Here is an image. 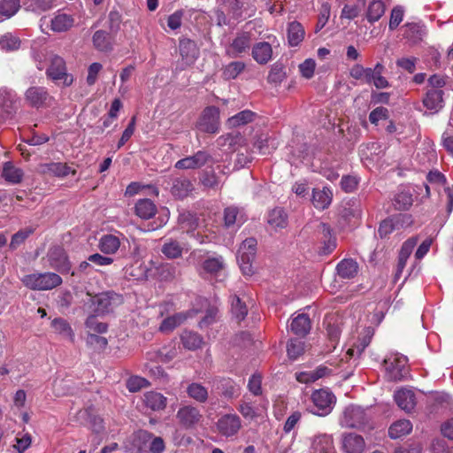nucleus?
Returning <instances> with one entry per match:
<instances>
[{
  "label": "nucleus",
  "instance_id": "1",
  "mask_svg": "<svg viewBox=\"0 0 453 453\" xmlns=\"http://www.w3.org/2000/svg\"><path fill=\"white\" fill-rule=\"evenodd\" d=\"M46 75L56 84H62L65 87L71 86L74 81L73 75L67 72L65 59L56 54H51L49 57V66L46 69Z\"/></svg>",
  "mask_w": 453,
  "mask_h": 453
},
{
  "label": "nucleus",
  "instance_id": "2",
  "mask_svg": "<svg viewBox=\"0 0 453 453\" xmlns=\"http://www.w3.org/2000/svg\"><path fill=\"white\" fill-rule=\"evenodd\" d=\"M21 282L32 290H50L62 284V278L55 273H36L23 276Z\"/></svg>",
  "mask_w": 453,
  "mask_h": 453
},
{
  "label": "nucleus",
  "instance_id": "3",
  "mask_svg": "<svg viewBox=\"0 0 453 453\" xmlns=\"http://www.w3.org/2000/svg\"><path fill=\"white\" fill-rule=\"evenodd\" d=\"M88 299L84 303V308L88 312L99 316L111 311L112 305L119 299L117 294L111 292L101 293L96 296L87 295Z\"/></svg>",
  "mask_w": 453,
  "mask_h": 453
},
{
  "label": "nucleus",
  "instance_id": "4",
  "mask_svg": "<svg viewBox=\"0 0 453 453\" xmlns=\"http://www.w3.org/2000/svg\"><path fill=\"white\" fill-rule=\"evenodd\" d=\"M408 358L399 354H391L384 360L387 376L389 380L399 381L409 374Z\"/></svg>",
  "mask_w": 453,
  "mask_h": 453
},
{
  "label": "nucleus",
  "instance_id": "5",
  "mask_svg": "<svg viewBox=\"0 0 453 453\" xmlns=\"http://www.w3.org/2000/svg\"><path fill=\"white\" fill-rule=\"evenodd\" d=\"M313 403L311 411L318 416L328 415L335 404V395L328 389L314 390L311 396Z\"/></svg>",
  "mask_w": 453,
  "mask_h": 453
},
{
  "label": "nucleus",
  "instance_id": "6",
  "mask_svg": "<svg viewBox=\"0 0 453 453\" xmlns=\"http://www.w3.org/2000/svg\"><path fill=\"white\" fill-rule=\"evenodd\" d=\"M257 242L255 238H247L237 251V261L243 274L252 273V263L256 257Z\"/></svg>",
  "mask_w": 453,
  "mask_h": 453
},
{
  "label": "nucleus",
  "instance_id": "7",
  "mask_svg": "<svg viewBox=\"0 0 453 453\" xmlns=\"http://www.w3.org/2000/svg\"><path fill=\"white\" fill-rule=\"evenodd\" d=\"M369 421V416L365 409L357 405H349L342 412L340 425L346 428H361Z\"/></svg>",
  "mask_w": 453,
  "mask_h": 453
},
{
  "label": "nucleus",
  "instance_id": "8",
  "mask_svg": "<svg viewBox=\"0 0 453 453\" xmlns=\"http://www.w3.org/2000/svg\"><path fill=\"white\" fill-rule=\"evenodd\" d=\"M197 128L204 133L215 134L219 127V110L216 106H208L197 122Z\"/></svg>",
  "mask_w": 453,
  "mask_h": 453
},
{
  "label": "nucleus",
  "instance_id": "9",
  "mask_svg": "<svg viewBox=\"0 0 453 453\" xmlns=\"http://www.w3.org/2000/svg\"><path fill=\"white\" fill-rule=\"evenodd\" d=\"M226 264L222 256L209 257L201 265L200 274L203 277L215 278L225 274Z\"/></svg>",
  "mask_w": 453,
  "mask_h": 453
},
{
  "label": "nucleus",
  "instance_id": "10",
  "mask_svg": "<svg viewBox=\"0 0 453 453\" xmlns=\"http://www.w3.org/2000/svg\"><path fill=\"white\" fill-rule=\"evenodd\" d=\"M176 418L182 427L190 429L201 422L203 416L196 407L185 405L179 409Z\"/></svg>",
  "mask_w": 453,
  "mask_h": 453
},
{
  "label": "nucleus",
  "instance_id": "11",
  "mask_svg": "<svg viewBox=\"0 0 453 453\" xmlns=\"http://www.w3.org/2000/svg\"><path fill=\"white\" fill-rule=\"evenodd\" d=\"M48 258L52 268L61 273H68L71 269V263L65 249L61 246H54L49 250Z\"/></svg>",
  "mask_w": 453,
  "mask_h": 453
},
{
  "label": "nucleus",
  "instance_id": "12",
  "mask_svg": "<svg viewBox=\"0 0 453 453\" xmlns=\"http://www.w3.org/2000/svg\"><path fill=\"white\" fill-rule=\"evenodd\" d=\"M251 41L250 32L237 33L232 42L226 47V52L229 57L236 58L250 50Z\"/></svg>",
  "mask_w": 453,
  "mask_h": 453
},
{
  "label": "nucleus",
  "instance_id": "13",
  "mask_svg": "<svg viewBox=\"0 0 453 453\" xmlns=\"http://www.w3.org/2000/svg\"><path fill=\"white\" fill-rule=\"evenodd\" d=\"M195 187L192 181L185 177H173L171 180L170 193L176 199H184L190 196Z\"/></svg>",
  "mask_w": 453,
  "mask_h": 453
},
{
  "label": "nucleus",
  "instance_id": "14",
  "mask_svg": "<svg viewBox=\"0 0 453 453\" xmlns=\"http://www.w3.org/2000/svg\"><path fill=\"white\" fill-rule=\"evenodd\" d=\"M19 105L20 102L13 90L7 88H0V107L8 117H12Z\"/></svg>",
  "mask_w": 453,
  "mask_h": 453
},
{
  "label": "nucleus",
  "instance_id": "15",
  "mask_svg": "<svg viewBox=\"0 0 453 453\" xmlns=\"http://www.w3.org/2000/svg\"><path fill=\"white\" fill-rule=\"evenodd\" d=\"M211 158V157L209 153L203 150H199L193 156L178 160L174 166L177 169L182 170L196 169L206 165Z\"/></svg>",
  "mask_w": 453,
  "mask_h": 453
},
{
  "label": "nucleus",
  "instance_id": "16",
  "mask_svg": "<svg viewBox=\"0 0 453 453\" xmlns=\"http://www.w3.org/2000/svg\"><path fill=\"white\" fill-rule=\"evenodd\" d=\"M241 426V419L236 414H226L217 422L219 432L226 437L236 434Z\"/></svg>",
  "mask_w": 453,
  "mask_h": 453
},
{
  "label": "nucleus",
  "instance_id": "17",
  "mask_svg": "<svg viewBox=\"0 0 453 453\" xmlns=\"http://www.w3.org/2000/svg\"><path fill=\"white\" fill-rule=\"evenodd\" d=\"M196 314V311L190 310L187 311H181L165 318L159 326V331L162 333L173 332L177 326L183 324L188 319L194 317Z\"/></svg>",
  "mask_w": 453,
  "mask_h": 453
},
{
  "label": "nucleus",
  "instance_id": "18",
  "mask_svg": "<svg viewBox=\"0 0 453 453\" xmlns=\"http://www.w3.org/2000/svg\"><path fill=\"white\" fill-rule=\"evenodd\" d=\"M342 448L346 453H363L365 449V441L362 435L347 433L342 434Z\"/></svg>",
  "mask_w": 453,
  "mask_h": 453
},
{
  "label": "nucleus",
  "instance_id": "19",
  "mask_svg": "<svg viewBox=\"0 0 453 453\" xmlns=\"http://www.w3.org/2000/svg\"><path fill=\"white\" fill-rule=\"evenodd\" d=\"M426 34V27L420 22H409L403 26V35L410 44L418 43L423 40Z\"/></svg>",
  "mask_w": 453,
  "mask_h": 453
},
{
  "label": "nucleus",
  "instance_id": "20",
  "mask_svg": "<svg viewBox=\"0 0 453 453\" xmlns=\"http://www.w3.org/2000/svg\"><path fill=\"white\" fill-rule=\"evenodd\" d=\"M443 91L441 89H427L422 103L432 113H436L444 106Z\"/></svg>",
  "mask_w": 453,
  "mask_h": 453
},
{
  "label": "nucleus",
  "instance_id": "21",
  "mask_svg": "<svg viewBox=\"0 0 453 453\" xmlns=\"http://www.w3.org/2000/svg\"><path fill=\"white\" fill-rule=\"evenodd\" d=\"M340 215L349 222L356 223L361 219L362 205L359 200L350 199L345 202L340 211Z\"/></svg>",
  "mask_w": 453,
  "mask_h": 453
},
{
  "label": "nucleus",
  "instance_id": "22",
  "mask_svg": "<svg viewBox=\"0 0 453 453\" xmlns=\"http://www.w3.org/2000/svg\"><path fill=\"white\" fill-rule=\"evenodd\" d=\"M136 441L142 443L149 442V453H163L165 446L161 437H155L151 433L142 430L136 434Z\"/></svg>",
  "mask_w": 453,
  "mask_h": 453
},
{
  "label": "nucleus",
  "instance_id": "23",
  "mask_svg": "<svg viewBox=\"0 0 453 453\" xmlns=\"http://www.w3.org/2000/svg\"><path fill=\"white\" fill-rule=\"evenodd\" d=\"M394 399L400 409L411 412L416 405V397L412 390L402 388L395 392Z\"/></svg>",
  "mask_w": 453,
  "mask_h": 453
},
{
  "label": "nucleus",
  "instance_id": "24",
  "mask_svg": "<svg viewBox=\"0 0 453 453\" xmlns=\"http://www.w3.org/2000/svg\"><path fill=\"white\" fill-rule=\"evenodd\" d=\"M311 453H335L332 436L316 435L311 441Z\"/></svg>",
  "mask_w": 453,
  "mask_h": 453
},
{
  "label": "nucleus",
  "instance_id": "25",
  "mask_svg": "<svg viewBox=\"0 0 453 453\" xmlns=\"http://www.w3.org/2000/svg\"><path fill=\"white\" fill-rule=\"evenodd\" d=\"M251 55L257 64L265 65L273 58L272 45L267 42H257L252 47Z\"/></svg>",
  "mask_w": 453,
  "mask_h": 453
},
{
  "label": "nucleus",
  "instance_id": "26",
  "mask_svg": "<svg viewBox=\"0 0 453 453\" xmlns=\"http://www.w3.org/2000/svg\"><path fill=\"white\" fill-rule=\"evenodd\" d=\"M26 100L33 107H41L49 97L48 91L43 87H31L25 94Z\"/></svg>",
  "mask_w": 453,
  "mask_h": 453
},
{
  "label": "nucleus",
  "instance_id": "27",
  "mask_svg": "<svg viewBox=\"0 0 453 453\" xmlns=\"http://www.w3.org/2000/svg\"><path fill=\"white\" fill-rule=\"evenodd\" d=\"M333 192L328 187L322 189L314 188L312 191V203L319 210L326 209L332 203Z\"/></svg>",
  "mask_w": 453,
  "mask_h": 453
},
{
  "label": "nucleus",
  "instance_id": "28",
  "mask_svg": "<svg viewBox=\"0 0 453 453\" xmlns=\"http://www.w3.org/2000/svg\"><path fill=\"white\" fill-rule=\"evenodd\" d=\"M120 247V240L118 236L111 234H104L98 242L99 250L106 255L115 254Z\"/></svg>",
  "mask_w": 453,
  "mask_h": 453
},
{
  "label": "nucleus",
  "instance_id": "29",
  "mask_svg": "<svg viewBox=\"0 0 453 453\" xmlns=\"http://www.w3.org/2000/svg\"><path fill=\"white\" fill-rule=\"evenodd\" d=\"M337 274L344 280L353 279L358 272L357 263L349 258L343 259L336 266Z\"/></svg>",
  "mask_w": 453,
  "mask_h": 453
},
{
  "label": "nucleus",
  "instance_id": "30",
  "mask_svg": "<svg viewBox=\"0 0 453 453\" xmlns=\"http://www.w3.org/2000/svg\"><path fill=\"white\" fill-rule=\"evenodd\" d=\"M290 329L293 334L304 336L311 330V319L308 315L301 313L295 317L290 324Z\"/></svg>",
  "mask_w": 453,
  "mask_h": 453
},
{
  "label": "nucleus",
  "instance_id": "31",
  "mask_svg": "<svg viewBox=\"0 0 453 453\" xmlns=\"http://www.w3.org/2000/svg\"><path fill=\"white\" fill-rule=\"evenodd\" d=\"M135 214L143 219H149L155 216L157 212L156 204L148 198L140 199L134 206Z\"/></svg>",
  "mask_w": 453,
  "mask_h": 453
},
{
  "label": "nucleus",
  "instance_id": "32",
  "mask_svg": "<svg viewBox=\"0 0 453 453\" xmlns=\"http://www.w3.org/2000/svg\"><path fill=\"white\" fill-rule=\"evenodd\" d=\"M304 29L301 23L297 21L290 22L288 26V42L289 46L296 47L303 42L304 38Z\"/></svg>",
  "mask_w": 453,
  "mask_h": 453
},
{
  "label": "nucleus",
  "instance_id": "33",
  "mask_svg": "<svg viewBox=\"0 0 453 453\" xmlns=\"http://www.w3.org/2000/svg\"><path fill=\"white\" fill-rule=\"evenodd\" d=\"M143 402L152 411H160L165 408L167 399L161 393L150 391L144 394Z\"/></svg>",
  "mask_w": 453,
  "mask_h": 453
},
{
  "label": "nucleus",
  "instance_id": "34",
  "mask_svg": "<svg viewBox=\"0 0 453 453\" xmlns=\"http://www.w3.org/2000/svg\"><path fill=\"white\" fill-rule=\"evenodd\" d=\"M95 48L103 52H108L112 50V40L109 33L104 30H97L92 37Z\"/></svg>",
  "mask_w": 453,
  "mask_h": 453
},
{
  "label": "nucleus",
  "instance_id": "35",
  "mask_svg": "<svg viewBox=\"0 0 453 453\" xmlns=\"http://www.w3.org/2000/svg\"><path fill=\"white\" fill-rule=\"evenodd\" d=\"M73 18L66 13L58 12L51 19V29L55 32H65L70 29L73 25Z\"/></svg>",
  "mask_w": 453,
  "mask_h": 453
},
{
  "label": "nucleus",
  "instance_id": "36",
  "mask_svg": "<svg viewBox=\"0 0 453 453\" xmlns=\"http://www.w3.org/2000/svg\"><path fill=\"white\" fill-rule=\"evenodd\" d=\"M184 250V244L177 240H166L161 248V252L169 259L180 257Z\"/></svg>",
  "mask_w": 453,
  "mask_h": 453
},
{
  "label": "nucleus",
  "instance_id": "37",
  "mask_svg": "<svg viewBox=\"0 0 453 453\" xmlns=\"http://www.w3.org/2000/svg\"><path fill=\"white\" fill-rule=\"evenodd\" d=\"M412 430V424L408 419H400L394 422L388 428V435L391 439H398L409 434Z\"/></svg>",
  "mask_w": 453,
  "mask_h": 453
},
{
  "label": "nucleus",
  "instance_id": "38",
  "mask_svg": "<svg viewBox=\"0 0 453 453\" xmlns=\"http://www.w3.org/2000/svg\"><path fill=\"white\" fill-rule=\"evenodd\" d=\"M51 327L56 334H58L63 338L70 341L71 342H74V333L70 324L65 319L62 318L54 319L51 322Z\"/></svg>",
  "mask_w": 453,
  "mask_h": 453
},
{
  "label": "nucleus",
  "instance_id": "39",
  "mask_svg": "<svg viewBox=\"0 0 453 453\" xmlns=\"http://www.w3.org/2000/svg\"><path fill=\"white\" fill-rule=\"evenodd\" d=\"M267 223L275 230L285 228L288 225V216L282 208H274L268 214Z\"/></svg>",
  "mask_w": 453,
  "mask_h": 453
},
{
  "label": "nucleus",
  "instance_id": "40",
  "mask_svg": "<svg viewBox=\"0 0 453 453\" xmlns=\"http://www.w3.org/2000/svg\"><path fill=\"white\" fill-rule=\"evenodd\" d=\"M413 203L412 193L410 189L403 188L395 196L393 205L395 210L407 211Z\"/></svg>",
  "mask_w": 453,
  "mask_h": 453
},
{
  "label": "nucleus",
  "instance_id": "41",
  "mask_svg": "<svg viewBox=\"0 0 453 453\" xmlns=\"http://www.w3.org/2000/svg\"><path fill=\"white\" fill-rule=\"evenodd\" d=\"M244 214L236 207H227L224 211V221L227 227L240 226L245 222Z\"/></svg>",
  "mask_w": 453,
  "mask_h": 453
},
{
  "label": "nucleus",
  "instance_id": "42",
  "mask_svg": "<svg viewBox=\"0 0 453 453\" xmlns=\"http://www.w3.org/2000/svg\"><path fill=\"white\" fill-rule=\"evenodd\" d=\"M180 341L185 349L196 350L201 348L203 344V337L193 331L184 330L180 334Z\"/></svg>",
  "mask_w": 453,
  "mask_h": 453
},
{
  "label": "nucleus",
  "instance_id": "43",
  "mask_svg": "<svg viewBox=\"0 0 453 453\" xmlns=\"http://www.w3.org/2000/svg\"><path fill=\"white\" fill-rule=\"evenodd\" d=\"M23 175V171L16 167L12 162H6L4 165L2 176L6 181L18 184L21 182Z\"/></svg>",
  "mask_w": 453,
  "mask_h": 453
},
{
  "label": "nucleus",
  "instance_id": "44",
  "mask_svg": "<svg viewBox=\"0 0 453 453\" xmlns=\"http://www.w3.org/2000/svg\"><path fill=\"white\" fill-rule=\"evenodd\" d=\"M215 386L226 397H233L238 394V385L230 378H221L215 380Z\"/></svg>",
  "mask_w": 453,
  "mask_h": 453
},
{
  "label": "nucleus",
  "instance_id": "45",
  "mask_svg": "<svg viewBox=\"0 0 453 453\" xmlns=\"http://www.w3.org/2000/svg\"><path fill=\"white\" fill-rule=\"evenodd\" d=\"M19 8V0H2L0 2V22L12 18Z\"/></svg>",
  "mask_w": 453,
  "mask_h": 453
},
{
  "label": "nucleus",
  "instance_id": "46",
  "mask_svg": "<svg viewBox=\"0 0 453 453\" xmlns=\"http://www.w3.org/2000/svg\"><path fill=\"white\" fill-rule=\"evenodd\" d=\"M255 116V112L250 110H244L230 117L226 123L229 127L234 128L252 122Z\"/></svg>",
  "mask_w": 453,
  "mask_h": 453
},
{
  "label": "nucleus",
  "instance_id": "47",
  "mask_svg": "<svg viewBox=\"0 0 453 453\" xmlns=\"http://www.w3.org/2000/svg\"><path fill=\"white\" fill-rule=\"evenodd\" d=\"M385 13V4L381 0H374L368 5L366 19L370 23L378 21Z\"/></svg>",
  "mask_w": 453,
  "mask_h": 453
},
{
  "label": "nucleus",
  "instance_id": "48",
  "mask_svg": "<svg viewBox=\"0 0 453 453\" xmlns=\"http://www.w3.org/2000/svg\"><path fill=\"white\" fill-rule=\"evenodd\" d=\"M187 393L189 397L198 403H205L208 399V391L206 388L200 383L194 382L188 385Z\"/></svg>",
  "mask_w": 453,
  "mask_h": 453
},
{
  "label": "nucleus",
  "instance_id": "49",
  "mask_svg": "<svg viewBox=\"0 0 453 453\" xmlns=\"http://www.w3.org/2000/svg\"><path fill=\"white\" fill-rule=\"evenodd\" d=\"M245 69V64L242 61H234L226 65L222 72L225 80H234Z\"/></svg>",
  "mask_w": 453,
  "mask_h": 453
},
{
  "label": "nucleus",
  "instance_id": "50",
  "mask_svg": "<svg viewBox=\"0 0 453 453\" xmlns=\"http://www.w3.org/2000/svg\"><path fill=\"white\" fill-rule=\"evenodd\" d=\"M42 167L44 173H50L58 177L67 176L71 172V168L67 165L63 163L45 164L42 165Z\"/></svg>",
  "mask_w": 453,
  "mask_h": 453
},
{
  "label": "nucleus",
  "instance_id": "51",
  "mask_svg": "<svg viewBox=\"0 0 453 453\" xmlns=\"http://www.w3.org/2000/svg\"><path fill=\"white\" fill-rule=\"evenodd\" d=\"M20 47V40L19 37L11 33H6L0 36V48L6 51L16 50Z\"/></svg>",
  "mask_w": 453,
  "mask_h": 453
},
{
  "label": "nucleus",
  "instance_id": "52",
  "mask_svg": "<svg viewBox=\"0 0 453 453\" xmlns=\"http://www.w3.org/2000/svg\"><path fill=\"white\" fill-rule=\"evenodd\" d=\"M384 71L385 67L382 64L377 63L375 65L372 84L379 89L387 88L390 86L388 81L382 75Z\"/></svg>",
  "mask_w": 453,
  "mask_h": 453
},
{
  "label": "nucleus",
  "instance_id": "53",
  "mask_svg": "<svg viewBox=\"0 0 453 453\" xmlns=\"http://www.w3.org/2000/svg\"><path fill=\"white\" fill-rule=\"evenodd\" d=\"M286 79V72L282 64H274L268 74L267 80L270 83L279 84Z\"/></svg>",
  "mask_w": 453,
  "mask_h": 453
},
{
  "label": "nucleus",
  "instance_id": "54",
  "mask_svg": "<svg viewBox=\"0 0 453 453\" xmlns=\"http://www.w3.org/2000/svg\"><path fill=\"white\" fill-rule=\"evenodd\" d=\"M231 311L233 315L238 319L242 320L248 314V309L246 305L241 301V299L234 296L231 302Z\"/></svg>",
  "mask_w": 453,
  "mask_h": 453
},
{
  "label": "nucleus",
  "instance_id": "55",
  "mask_svg": "<svg viewBox=\"0 0 453 453\" xmlns=\"http://www.w3.org/2000/svg\"><path fill=\"white\" fill-rule=\"evenodd\" d=\"M304 351V343L303 342L297 340V339H292L288 342L287 346V352L288 356L291 359H296L298 357H300Z\"/></svg>",
  "mask_w": 453,
  "mask_h": 453
},
{
  "label": "nucleus",
  "instance_id": "56",
  "mask_svg": "<svg viewBox=\"0 0 453 453\" xmlns=\"http://www.w3.org/2000/svg\"><path fill=\"white\" fill-rule=\"evenodd\" d=\"M34 232L33 228L20 229L12 236L10 249L16 250Z\"/></svg>",
  "mask_w": 453,
  "mask_h": 453
},
{
  "label": "nucleus",
  "instance_id": "57",
  "mask_svg": "<svg viewBox=\"0 0 453 453\" xmlns=\"http://www.w3.org/2000/svg\"><path fill=\"white\" fill-rule=\"evenodd\" d=\"M372 336V332L370 327L365 330V335L358 340L357 343L353 349H349V352L353 355L356 351L357 354H361L365 349L370 344Z\"/></svg>",
  "mask_w": 453,
  "mask_h": 453
},
{
  "label": "nucleus",
  "instance_id": "58",
  "mask_svg": "<svg viewBox=\"0 0 453 453\" xmlns=\"http://www.w3.org/2000/svg\"><path fill=\"white\" fill-rule=\"evenodd\" d=\"M404 11L401 6H395L392 9L388 28L393 31L403 21Z\"/></svg>",
  "mask_w": 453,
  "mask_h": 453
},
{
  "label": "nucleus",
  "instance_id": "59",
  "mask_svg": "<svg viewBox=\"0 0 453 453\" xmlns=\"http://www.w3.org/2000/svg\"><path fill=\"white\" fill-rule=\"evenodd\" d=\"M362 10V6L357 4H345L341 12V19H347L349 20L358 17Z\"/></svg>",
  "mask_w": 453,
  "mask_h": 453
},
{
  "label": "nucleus",
  "instance_id": "60",
  "mask_svg": "<svg viewBox=\"0 0 453 453\" xmlns=\"http://www.w3.org/2000/svg\"><path fill=\"white\" fill-rule=\"evenodd\" d=\"M315 67V60L312 58H307L299 65V71L303 77L305 79H311L314 75Z\"/></svg>",
  "mask_w": 453,
  "mask_h": 453
},
{
  "label": "nucleus",
  "instance_id": "61",
  "mask_svg": "<svg viewBox=\"0 0 453 453\" xmlns=\"http://www.w3.org/2000/svg\"><path fill=\"white\" fill-rule=\"evenodd\" d=\"M358 185V179L353 175H344L341 180V188L346 193L355 191Z\"/></svg>",
  "mask_w": 453,
  "mask_h": 453
},
{
  "label": "nucleus",
  "instance_id": "62",
  "mask_svg": "<svg viewBox=\"0 0 453 453\" xmlns=\"http://www.w3.org/2000/svg\"><path fill=\"white\" fill-rule=\"evenodd\" d=\"M262 376L258 373L253 374L248 383V388L254 395H260L262 394Z\"/></svg>",
  "mask_w": 453,
  "mask_h": 453
},
{
  "label": "nucleus",
  "instance_id": "63",
  "mask_svg": "<svg viewBox=\"0 0 453 453\" xmlns=\"http://www.w3.org/2000/svg\"><path fill=\"white\" fill-rule=\"evenodd\" d=\"M396 227V224L394 219H386L380 224L378 233L381 238L387 237L390 234Z\"/></svg>",
  "mask_w": 453,
  "mask_h": 453
},
{
  "label": "nucleus",
  "instance_id": "64",
  "mask_svg": "<svg viewBox=\"0 0 453 453\" xmlns=\"http://www.w3.org/2000/svg\"><path fill=\"white\" fill-rule=\"evenodd\" d=\"M148 384L147 380L139 376L130 377L127 381V388L130 392H137Z\"/></svg>",
  "mask_w": 453,
  "mask_h": 453
}]
</instances>
